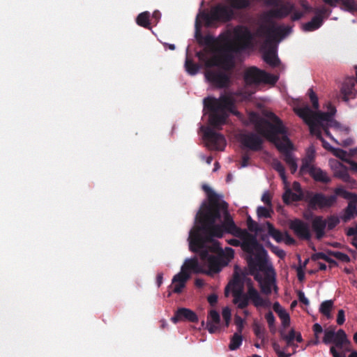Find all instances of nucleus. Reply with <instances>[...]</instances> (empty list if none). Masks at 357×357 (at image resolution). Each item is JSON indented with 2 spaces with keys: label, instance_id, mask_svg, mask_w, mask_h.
Masks as SVG:
<instances>
[{
  "label": "nucleus",
  "instance_id": "nucleus-49",
  "mask_svg": "<svg viewBox=\"0 0 357 357\" xmlns=\"http://www.w3.org/2000/svg\"><path fill=\"white\" fill-rule=\"evenodd\" d=\"M207 320H209L211 323L220 324V317L219 313L215 310H211Z\"/></svg>",
  "mask_w": 357,
  "mask_h": 357
},
{
  "label": "nucleus",
  "instance_id": "nucleus-17",
  "mask_svg": "<svg viewBox=\"0 0 357 357\" xmlns=\"http://www.w3.org/2000/svg\"><path fill=\"white\" fill-rule=\"evenodd\" d=\"M238 140L241 145L252 151H259L262 149L264 140L258 135L253 132L241 133Z\"/></svg>",
  "mask_w": 357,
  "mask_h": 357
},
{
  "label": "nucleus",
  "instance_id": "nucleus-56",
  "mask_svg": "<svg viewBox=\"0 0 357 357\" xmlns=\"http://www.w3.org/2000/svg\"><path fill=\"white\" fill-rule=\"evenodd\" d=\"M206 328L210 333H215L219 329V324L211 323L207 320Z\"/></svg>",
  "mask_w": 357,
  "mask_h": 357
},
{
  "label": "nucleus",
  "instance_id": "nucleus-9",
  "mask_svg": "<svg viewBox=\"0 0 357 357\" xmlns=\"http://www.w3.org/2000/svg\"><path fill=\"white\" fill-rule=\"evenodd\" d=\"M324 332L323 343L325 344H334L330 347L331 355L333 357H346L344 353H340L336 349V348L342 349L344 347L350 345L351 342L347 338L345 331L342 329H339L336 332L335 327L331 326L326 328Z\"/></svg>",
  "mask_w": 357,
  "mask_h": 357
},
{
  "label": "nucleus",
  "instance_id": "nucleus-39",
  "mask_svg": "<svg viewBox=\"0 0 357 357\" xmlns=\"http://www.w3.org/2000/svg\"><path fill=\"white\" fill-rule=\"evenodd\" d=\"M273 169L279 173V175L284 183L287 181V176L285 174V169L284 165L278 160H275L273 162Z\"/></svg>",
  "mask_w": 357,
  "mask_h": 357
},
{
  "label": "nucleus",
  "instance_id": "nucleus-51",
  "mask_svg": "<svg viewBox=\"0 0 357 357\" xmlns=\"http://www.w3.org/2000/svg\"><path fill=\"white\" fill-rule=\"evenodd\" d=\"M278 317L281 319L282 325L284 328H287L290 324V317L289 314L284 310L282 312L279 313Z\"/></svg>",
  "mask_w": 357,
  "mask_h": 357
},
{
  "label": "nucleus",
  "instance_id": "nucleus-55",
  "mask_svg": "<svg viewBox=\"0 0 357 357\" xmlns=\"http://www.w3.org/2000/svg\"><path fill=\"white\" fill-rule=\"evenodd\" d=\"M222 317L225 321V326L227 327L229 325L231 320V310L228 307H224L222 312Z\"/></svg>",
  "mask_w": 357,
  "mask_h": 357
},
{
  "label": "nucleus",
  "instance_id": "nucleus-44",
  "mask_svg": "<svg viewBox=\"0 0 357 357\" xmlns=\"http://www.w3.org/2000/svg\"><path fill=\"white\" fill-rule=\"evenodd\" d=\"M307 95L312 103V107L316 110L318 109L319 107V99L317 94L314 93L312 88L308 89Z\"/></svg>",
  "mask_w": 357,
  "mask_h": 357
},
{
  "label": "nucleus",
  "instance_id": "nucleus-50",
  "mask_svg": "<svg viewBox=\"0 0 357 357\" xmlns=\"http://www.w3.org/2000/svg\"><path fill=\"white\" fill-rule=\"evenodd\" d=\"M205 65L206 67L210 68L213 66H217L220 68V57L219 54L218 55H215L211 59H206L205 61Z\"/></svg>",
  "mask_w": 357,
  "mask_h": 357
},
{
  "label": "nucleus",
  "instance_id": "nucleus-25",
  "mask_svg": "<svg viewBox=\"0 0 357 357\" xmlns=\"http://www.w3.org/2000/svg\"><path fill=\"white\" fill-rule=\"evenodd\" d=\"M212 248L211 251L214 254L222 255L224 258L223 261H227V264L234 258V250L231 248H226L225 251H223L220 247V243L211 238Z\"/></svg>",
  "mask_w": 357,
  "mask_h": 357
},
{
  "label": "nucleus",
  "instance_id": "nucleus-63",
  "mask_svg": "<svg viewBox=\"0 0 357 357\" xmlns=\"http://www.w3.org/2000/svg\"><path fill=\"white\" fill-rule=\"evenodd\" d=\"M250 155L248 153H243L241 156V167H245L249 165Z\"/></svg>",
  "mask_w": 357,
  "mask_h": 357
},
{
  "label": "nucleus",
  "instance_id": "nucleus-48",
  "mask_svg": "<svg viewBox=\"0 0 357 357\" xmlns=\"http://www.w3.org/2000/svg\"><path fill=\"white\" fill-rule=\"evenodd\" d=\"M340 223V219L335 215H331L326 221V226L328 230L333 229Z\"/></svg>",
  "mask_w": 357,
  "mask_h": 357
},
{
  "label": "nucleus",
  "instance_id": "nucleus-52",
  "mask_svg": "<svg viewBox=\"0 0 357 357\" xmlns=\"http://www.w3.org/2000/svg\"><path fill=\"white\" fill-rule=\"evenodd\" d=\"M355 209H356V207L354 206H352L351 204H349L345 210V213H344V216L342 217V220L344 222H347L348 220H349L352 218Z\"/></svg>",
  "mask_w": 357,
  "mask_h": 357
},
{
  "label": "nucleus",
  "instance_id": "nucleus-20",
  "mask_svg": "<svg viewBox=\"0 0 357 357\" xmlns=\"http://www.w3.org/2000/svg\"><path fill=\"white\" fill-rule=\"evenodd\" d=\"M204 137L210 144L211 148L215 150L222 151L226 146L225 137L210 128L205 129Z\"/></svg>",
  "mask_w": 357,
  "mask_h": 357
},
{
  "label": "nucleus",
  "instance_id": "nucleus-58",
  "mask_svg": "<svg viewBox=\"0 0 357 357\" xmlns=\"http://www.w3.org/2000/svg\"><path fill=\"white\" fill-rule=\"evenodd\" d=\"M328 257L324 252H317L312 255V259L313 261H317L318 259H324L326 261V260H328Z\"/></svg>",
  "mask_w": 357,
  "mask_h": 357
},
{
  "label": "nucleus",
  "instance_id": "nucleus-8",
  "mask_svg": "<svg viewBox=\"0 0 357 357\" xmlns=\"http://www.w3.org/2000/svg\"><path fill=\"white\" fill-rule=\"evenodd\" d=\"M233 33V40L231 39L230 31L220 34L218 39L222 43L230 45L238 52L250 47L253 40V35L247 26H236L234 29Z\"/></svg>",
  "mask_w": 357,
  "mask_h": 357
},
{
  "label": "nucleus",
  "instance_id": "nucleus-57",
  "mask_svg": "<svg viewBox=\"0 0 357 357\" xmlns=\"http://www.w3.org/2000/svg\"><path fill=\"white\" fill-rule=\"evenodd\" d=\"M266 6H278L280 0H257Z\"/></svg>",
  "mask_w": 357,
  "mask_h": 357
},
{
  "label": "nucleus",
  "instance_id": "nucleus-33",
  "mask_svg": "<svg viewBox=\"0 0 357 357\" xmlns=\"http://www.w3.org/2000/svg\"><path fill=\"white\" fill-rule=\"evenodd\" d=\"M266 225L267 227L268 235L271 236L276 242L280 243L284 241V235L282 233L280 230L275 229L272 223L267 221L266 222Z\"/></svg>",
  "mask_w": 357,
  "mask_h": 357
},
{
  "label": "nucleus",
  "instance_id": "nucleus-12",
  "mask_svg": "<svg viewBox=\"0 0 357 357\" xmlns=\"http://www.w3.org/2000/svg\"><path fill=\"white\" fill-rule=\"evenodd\" d=\"M278 79V76L266 73L257 67L249 68L244 74L245 82L248 85L260 83L275 85Z\"/></svg>",
  "mask_w": 357,
  "mask_h": 357
},
{
  "label": "nucleus",
  "instance_id": "nucleus-1",
  "mask_svg": "<svg viewBox=\"0 0 357 357\" xmlns=\"http://www.w3.org/2000/svg\"><path fill=\"white\" fill-rule=\"evenodd\" d=\"M202 190L206 193L207 199L202 203L211 218L214 219L211 228L212 235L222 238L225 234H229L241 241V248L249 255L263 248L259 243L257 235L249 233L246 229L238 227L229 212V204L223 199L222 195L214 192L208 185H203Z\"/></svg>",
  "mask_w": 357,
  "mask_h": 357
},
{
  "label": "nucleus",
  "instance_id": "nucleus-24",
  "mask_svg": "<svg viewBox=\"0 0 357 357\" xmlns=\"http://www.w3.org/2000/svg\"><path fill=\"white\" fill-rule=\"evenodd\" d=\"M357 92V81L354 78L346 79L342 86L341 93L344 101H348L350 98H354Z\"/></svg>",
  "mask_w": 357,
  "mask_h": 357
},
{
  "label": "nucleus",
  "instance_id": "nucleus-62",
  "mask_svg": "<svg viewBox=\"0 0 357 357\" xmlns=\"http://www.w3.org/2000/svg\"><path fill=\"white\" fill-rule=\"evenodd\" d=\"M344 321V311L343 310H339L337 317V324L338 325H342Z\"/></svg>",
  "mask_w": 357,
  "mask_h": 357
},
{
  "label": "nucleus",
  "instance_id": "nucleus-23",
  "mask_svg": "<svg viewBox=\"0 0 357 357\" xmlns=\"http://www.w3.org/2000/svg\"><path fill=\"white\" fill-rule=\"evenodd\" d=\"M171 321L174 324L180 321H188L190 322L197 323L198 322V317L192 310L185 307H180L171 318Z\"/></svg>",
  "mask_w": 357,
  "mask_h": 357
},
{
  "label": "nucleus",
  "instance_id": "nucleus-28",
  "mask_svg": "<svg viewBox=\"0 0 357 357\" xmlns=\"http://www.w3.org/2000/svg\"><path fill=\"white\" fill-rule=\"evenodd\" d=\"M305 192H303L301 188H298V193L293 192L290 189H288L282 195V199L284 204H290L294 202L304 201L305 202Z\"/></svg>",
  "mask_w": 357,
  "mask_h": 357
},
{
  "label": "nucleus",
  "instance_id": "nucleus-42",
  "mask_svg": "<svg viewBox=\"0 0 357 357\" xmlns=\"http://www.w3.org/2000/svg\"><path fill=\"white\" fill-rule=\"evenodd\" d=\"M265 318L268 325L270 332L275 334L276 332V326L275 325V317L271 311H269L265 314Z\"/></svg>",
  "mask_w": 357,
  "mask_h": 357
},
{
  "label": "nucleus",
  "instance_id": "nucleus-29",
  "mask_svg": "<svg viewBox=\"0 0 357 357\" xmlns=\"http://www.w3.org/2000/svg\"><path fill=\"white\" fill-rule=\"evenodd\" d=\"M314 150L313 148L308 149L306 156L302 160V165L299 170V174L301 175L306 174V170L314 166L313 165L314 162Z\"/></svg>",
  "mask_w": 357,
  "mask_h": 357
},
{
  "label": "nucleus",
  "instance_id": "nucleus-37",
  "mask_svg": "<svg viewBox=\"0 0 357 357\" xmlns=\"http://www.w3.org/2000/svg\"><path fill=\"white\" fill-rule=\"evenodd\" d=\"M185 67L186 71L191 75H196L199 69V65L194 63L192 59L188 58V56L186 57Z\"/></svg>",
  "mask_w": 357,
  "mask_h": 357
},
{
  "label": "nucleus",
  "instance_id": "nucleus-38",
  "mask_svg": "<svg viewBox=\"0 0 357 357\" xmlns=\"http://www.w3.org/2000/svg\"><path fill=\"white\" fill-rule=\"evenodd\" d=\"M241 333H235L231 337L229 348L230 350L234 351L240 347L242 344L243 338L241 335Z\"/></svg>",
  "mask_w": 357,
  "mask_h": 357
},
{
  "label": "nucleus",
  "instance_id": "nucleus-60",
  "mask_svg": "<svg viewBox=\"0 0 357 357\" xmlns=\"http://www.w3.org/2000/svg\"><path fill=\"white\" fill-rule=\"evenodd\" d=\"M291 13L292 14L291 15V20L292 21H297V20H300L301 18H302L303 16L304 15V13H303L301 11L295 10Z\"/></svg>",
  "mask_w": 357,
  "mask_h": 357
},
{
  "label": "nucleus",
  "instance_id": "nucleus-53",
  "mask_svg": "<svg viewBox=\"0 0 357 357\" xmlns=\"http://www.w3.org/2000/svg\"><path fill=\"white\" fill-rule=\"evenodd\" d=\"M336 197L337 196H340V197H342L345 199H350L353 196V194L351 192H349L348 191H347L346 190H344V188H337L335 190V195Z\"/></svg>",
  "mask_w": 357,
  "mask_h": 357
},
{
  "label": "nucleus",
  "instance_id": "nucleus-54",
  "mask_svg": "<svg viewBox=\"0 0 357 357\" xmlns=\"http://www.w3.org/2000/svg\"><path fill=\"white\" fill-rule=\"evenodd\" d=\"M234 323L236 326V332L241 333L244 328V320L238 315H236L234 317Z\"/></svg>",
  "mask_w": 357,
  "mask_h": 357
},
{
  "label": "nucleus",
  "instance_id": "nucleus-11",
  "mask_svg": "<svg viewBox=\"0 0 357 357\" xmlns=\"http://www.w3.org/2000/svg\"><path fill=\"white\" fill-rule=\"evenodd\" d=\"M266 257L267 252L264 248L255 252L253 255H250L248 263L252 275L254 276L255 273H260V272L266 273L273 271L272 266L268 264Z\"/></svg>",
  "mask_w": 357,
  "mask_h": 357
},
{
  "label": "nucleus",
  "instance_id": "nucleus-5",
  "mask_svg": "<svg viewBox=\"0 0 357 357\" xmlns=\"http://www.w3.org/2000/svg\"><path fill=\"white\" fill-rule=\"evenodd\" d=\"M267 116L273 121L261 118L256 112H251L249 115L250 123L254 124L257 132L273 143L280 137L278 135H284L287 132L282 121L273 112L267 114Z\"/></svg>",
  "mask_w": 357,
  "mask_h": 357
},
{
  "label": "nucleus",
  "instance_id": "nucleus-47",
  "mask_svg": "<svg viewBox=\"0 0 357 357\" xmlns=\"http://www.w3.org/2000/svg\"><path fill=\"white\" fill-rule=\"evenodd\" d=\"M273 213L272 209H268L266 207L259 206L257 209V214L259 218H268L271 217Z\"/></svg>",
  "mask_w": 357,
  "mask_h": 357
},
{
  "label": "nucleus",
  "instance_id": "nucleus-31",
  "mask_svg": "<svg viewBox=\"0 0 357 357\" xmlns=\"http://www.w3.org/2000/svg\"><path fill=\"white\" fill-rule=\"evenodd\" d=\"M183 270L188 273L189 271L192 270L195 273H204V268L200 266L198 259L196 257L186 259L181 267V271Z\"/></svg>",
  "mask_w": 357,
  "mask_h": 357
},
{
  "label": "nucleus",
  "instance_id": "nucleus-35",
  "mask_svg": "<svg viewBox=\"0 0 357 357\" xmlns=\"http://www.w3.org/2000/svg\"><path fill=\"white\" fill-rule=\"evenodd\" d=\"M280 333L282 339L286 342L287 347H297L294 342L296 335L294 329H291L288 334H285L283 331H280Z\"/></svg>",
  "mask_w": 357,
  "mask_h": 357
},
{
  "label": "nucleus",
  "instance_id": "nucleus-13",
  "mask_svg": "<svg viewBox=\"0 0 357 357\" xmlns=\"http://www.w3.org/2000/svg\"><path fill=\"white\" fill-rule=\"evenodd\" d=\"M305 202L307 203L308 208L312 210L323 209L333 206L336 202V196H326L322 192L306 191Z\"/></svg>",
  "mask_w": 357,
  "mask_h": 357
},
{
  "label": "nucleus",
  "instance_id": "nucleus-59",
  "mask_svg": "<svg viewBox=\"0 0 357 357\" xmlns=\"http://www.w3.org/2000/svg\"><path fill=\"white\" fill-rule=\"evenodd\" d=\"M297 294L298 300L301 303H303L305 305H308L310 304L309 300L305 296V294L302 291H298Z\"/></svg>",
  "mask_w": 357,
  "mask_h": 357
},
{
  "label": "nucleus",
  "instance_id": "nucleus-16",
  "mask_svg": "<svg viewBox=\"0 0 357 357\" xmlns=\"http://www.w3.org/2000/svg\"><path fill=\"white\" fill-rule=\"evenodd\" d=\"M227 71L220 70H208L205 73L206 79L218 89L227 88L231 82L230 75Z\"/></svg>",
  "mask_w": 357,
  "mask_h": 357
},
{
  "label": "nucleus",
  "instance_id": "nucleus-26",
  "mask_svg": "<svg viewBox=\"0 0 357 357\" xmlns=\"http://www.w3.org/2000/svg\"><path fill=\"white\" fill-rule=\"evenodd\" d=\"M312 227L316 234L317 239L320 240L325 236L326 220H324L322 216H316L312 222Z\"/></svg>",
  "mask_w": 357,
  "mask_h": 357
},
{
  "label": "nucleus",
  "instance_id": "nucleus-4",
  "mask_svg": "<svg viewBox=\"0 0 357 357\" xmlns=\"http://www.w3.org/2000/svg\"><path fill=\"white\" fill-rule=\"evenodd\" d=\"M204 107L209 112V123L215 128L225 124L229 113H233L234 102L231 97L221 95L218 98L207 97L204 99Z\"/></svg>",
  "mask_w": 357,
  "mask_h": 357
},
{
  "label": "nucleus",
  "instance_id": "nucleus-22",
  "mask_svg": "<svg viewBox=\"0 0 357 357\" xmlns=\"http://www.w3.org/2000/svg\"><path fill=\"white\" fill-rule=\"evenodd\" d=\"M190 277V273L184 271L183 270L181 271V272L173 277L172 284L169 286V289H171L173 293L181 294L185 288V284Z\"/></svg>",
  "mask_w": 357,
  "mask_h": 357
},
{
  "label": "nucleus",
  "instance_id": "nucleus-14",
  "mask_svg": "<svg viewBox=\"0 0 357 357\" xmlns=\"http://www.w3.org/2000/svg\"><path fill=\"white\" fill-rule=\"evenodd\" d=\"M273 144L278 150L283 154V160L289 166L291 174L296 173L298 165L296 159L291 152L293 144L287 135V133L282 135V137H279Z\"/></svg>",
  "mask_w": 357,
  "mask_h": 357
},
{
  "label": "nucleus",
  "instance_id": "nucleus-36",
  "mask_svg": "<svg viewBox=\"0 0 357 357\" xmlns=\"http://www.w3.org/2000/svg\"><path fill=\"white\" fill-rule=\"evenodd\" d=\"M333 302L331 300L325 301L321 303L319 311L321 314L326 316L328 319L331 317V310L333 308Z\"/></svg>",
  "mask_w": 357,
  "mask_h": 357
},
{
  "label": "nucleus",
  "instance_id": "nucleus-19",
  "mask_svg": "<svg viewBox=\"0 0 357 357\" xmlns=\"http://www.w3.org/2000/svg\"><path fill=\"white\" fill-rule=\"evenodd\" d=\"M275 8L271 9L267 11L264 18L266 21H269L271 19H283L290 15L294 10V4L287 2L278 6H275Z\"/></svg>",
  "mask_w": 357,
  "mask_h": 357
},
{
  "label": "nucleus",
  "instance_id": "nucleus-45",
  "mask_svg": "<svg viewBox=\"0 0 357 357\" xmlns=\"http://www.w3.org/2000/svg\"><path fill=\"white\" fill-rule=\"evenodd\" d=\"M253 331L257 337L263 342L265 337V328L260 324L255 323L253 325Z\"/></svg>",
  "mask_w": 357,
  "mask_h": 357
},
{
  "label": "nucleus",
  "instance_id": "nucleus-41",
  "mask_svg": "<svg viewBox=\"0 0 357 357\" xmlns=\"http://www.w3.org/2000/svg\"><path fill=\"white\" fill-rule=\"evenodd\" d=\"M339 3H340L342 6L347 11H357V2L354 0H340Z\"/></svg>",
  "mask_w": 357,
  "mask_h": 357
},
{
  "label": "nucleus",
  "instance_id": "nucleus-43",
  "mask_svg": "<svg viewBox=\"0 0 357 357\" xmlns=\"http://www.w3.org/2000/svg\"><path fill=\"white\" fill-rule=\"evenodd\" d=\"M266 245L271 250L275 253L279 258L284 259L286 256L285 252L280 248L273 245L270 241H267Z\"/></svg>",
  "mask_w": 357,
  "mask_h": 357
},
{
  "label": "nucleus",
  "instance_id": "nucleus-46",
  "mask_svg": "<svg viewBox=\"0 0 357 357\" xmlns=\"http://www.w3.org/2000/svg\"><path fill=\"white\" fill-rule=\"evenodd\" d=\"M328 255L331 256H333L337 259L340 261H344V262H349L350 261V257L347 255L341 252L338 251H328Z\"/></svg>",
  "mask_w": 357,
  "mask_h": 357
},
{
  "label": "nucleus",
  "instance_id": "nucleus-18",
  "mask_svg": "<svg viewBox=\"0 0 357 357\" xmlns=\"http://www.w3.org/2000/svg\"><path fill=\"white\" fill-rule=\"evenodd\" d=\"M254 278L258 282L262 294L266 295L271 294L272 287H273L275 292L278 291L274 271L264 273V276L261 273H255Z\"/></svg>",
  "mask_w": 357,
  "mask_h": 357
},
{
  "label": "nucleus",
  "instance_id": "nucleus-61",
  "mask_svg": "<svg viewBox=\"0 0 357 357\" xmlns=\"http://www.w3.org/2000/svg\"><path fill=\"white\" fill-rule=\"evenodd\" d=\"M261 201L267 206H271V196L268 192L263 194Z\"/></svg>",
  "mask_w": 357,
  "mask_h": 357
},
{
  "label": "nucleus",
  "instance_id": "nucleus-40",
  "mask_svg": "<svg viewBox=\"0 0 357 357\" xmlns=\"http://www.w3.org/2000/svg\"><path fill=\"white\" fill-rule=\"evenodd\" d=\"M247 226L248 230L251 232H255V234L264 230L262 227L259 226V224L253 220L250 216H248L247 218Z\"/></svg>",
  "mask_w": 357,
  "mask_h": 357
},
{
  "label": "nucleus",
  "instance_id": "nucleus-15",
  "mask_svg": "<svg viewBox=\"0 0 357 357\" xmlns=\"http://www.w3.org/2000/svg\"><path fill=\"white\" fill-rule=\"evenodd\" d=\"M292 31V28L291 26H275L274 25L269 26H261L259 32L261 34L266 36V43L271 44L274 42L278 37H284L285 36L289 34Z\"/></svg>",
  "mask_w": 357,
  "mask_h": 357
},
{
  "label": "nucleus",
  "instance_id": "nucleus-21",
  "mask_svg": "<svg viewBox=\"0 0 357 357\" xmlns=\"http://www.w3.org/2000/svg\"><path fill=\"white\" fill-rule=\"evenodd\" d=\"M289 228L300 239L309 241L312 237L309 225L302 220L296 218L291 220Z\"/></svg>",
  "mask_w": 357,
  "mask_h": 357
},
{
  "label": "nucleus",
  "instance_id": "nucleus-7",
  "mask_svg": "<svg viewBox=\"0 0 357 357\" xmlns=\"http://www.w3.org/2000/svg\"><path fill=\"white\" fill-rule=\"evenodd\" d=\"M296 113L309 126L310 132L325 143L321 135V126L324 125V122H330L332 120L333 113L314 112L308 105L298 108Z\"/></svg>",
  "mask_w": 357,
  "mask_h": 357
},
{
  "label": "nucleus",
  "instance_id": "nucleus-32",
  "mask_svg": "<svg viewBox=\"0 0 357 357\" xmlns=\"http://www.w3.org/2000/svg\"><path fill=\"white\" fill-rule=\"evenodd\" d=\"M322 24V17L315 15L310 22L303 24V30L306 32L313 31L318 29Z\"/></svg>",
  "mask_w": 357,
  "mask_h": 357
},
{
  "label": "nucleus",
  "instance_id": "nucleus-2",
  "mask_svg": "<svg viewBox=\"0 0 357 357\" xmlns=\"http://www.w3.org/2000/svg\"><path fill=\"white\" fill-rule=\"evenodd\" d=\"M202 204L199 211L197 213L196 220L200 224L190 231L189 248L195 253L199 255L200 259L207 263L208 269H204V273L211 275L219 273L222 268L227 265V261H223V255L216 254L213 255L211 250L212 248L211 238H216L212 235L211 228L215 226L214 219L208 216Z\"/></svg>",
  "mask_w": 357,
  "mask_h": 357
},
{
  "label": "nucleus",
  "instance_id": "nucleus-27",
  "mask_svg": "<svg viewBox=\"0 0 357 357\" xmlns=\"http://www.w3.org/2000/svg\"><path fill=\"white\" fill-rule=\"evenodd\" d=\"M306 174H308L315 181L317 182L328 183L331 181V178L327 176V174L321 168L316 166H313L306 170Z\"/></svg>",
  "mask_w": 357,
  "mask_h": 357
},
{
  "label": "nucleus",
  "instance_id": "nucleus-3",
  "mask_svg": "<svg viewBox=\"0 0 357 357\" xmlns=\"http://www.w3.org/2000/svg\"><path fill=\"white\" fill-rule=\"evenodd\" d=\"M244 275L235 272L232 280L229 283L228 286L231 287L233 303L241 310L245 309L249 305L250 301L257 307L266 306L268 301L260 296L258 291L253 287L250 279L247 282L248 291L246 293L244 292ZM228 287L225 289L226 295H227Z\"/></svg>",
  "mask_w": 357,
  "mask_h": 357
},
{
  "label": "nucleus",
  "instance_id": "nucleus-6",
  "mask_svg": "<svg viewBox=\"0 0 357 357\" xmlns=\"http://www.w3.org/2000/svg\"><path fill=\"white\" fill-rule=\"evenodd\" d=\"M199 43L206 45L210 51L219 53L220 68L227 72L233 70L235 66L234 54L238 53V51L211 35L202 37Z\"/></svg>",
  "mask_w": 357,
  "mask_h": 357
},
{
  "label": "nucleus",
  "instance_id": "nucleus-10",
  "mask_svg": "<svg viewBox=\"0 0 357 357\" xmlns=\"http://www.w3.org/2000/svg\"><path fill=\"white\" fill-rule=\"evenodd\" d=\"M201 16L208 25H211L214 22L231 21L234 16V12L227 6L218 4L211 8L209 13L203 12Z\"/></svg>",
  "mask_w": 357,
  "mask_h": 357
},
{
  "label": "nucleus",
  "instance_id": "nucleus-64",
  "mask_svg": "<svg viewBox=\"0 0 357 357\" xmlns=\"http://www.w3.org/2000/svg\"><path fill=\"white\" fill-rule=\"evenodd\" d=\"M331 11L328 10V8L323 7L317 11V15H320L322 17V19L324 18V15L327 17Z\"/></svg>",
  "mask_w": 357,
  "mask_h": 357
},
{
  "label": "nucleus",
  "instance_id": "nucleus-30",
  "mask_svg": "<svg viewBox=\"0 0 357 357\" xmlns=\"http://www.w3.org/2000/svg\"><path fill=\"white\" fill-rule=\"evenodd\" d=\"M263 59L271 67H277L280 63V61L276 53V50L273 47L270 48L264 53Z\"/></svg>",
  "mask_w": 357,
  "mask_h": 357
},
{
  "label": "nucleus",
  "instance_id": "nucleus-34",
  "mask_svg": "<svg viewBox=\"0 0 357 357\" xmlns=\"http://www.w3.org/2000/svg\"><path fill=\"white\" fill-rule=\"evenodd\" d=\"M136 22L140 26L149 29L151 26L150 13L148 11H145L139 14L137 17Z\"/></svg>",
  "mask_w": 357,
  "mask_h": 357
}]
</instances>
